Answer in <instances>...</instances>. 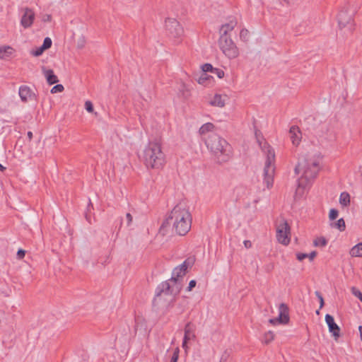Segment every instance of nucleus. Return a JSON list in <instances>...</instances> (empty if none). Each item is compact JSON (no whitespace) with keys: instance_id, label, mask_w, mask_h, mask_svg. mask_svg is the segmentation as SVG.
<instances>
[{"instance_id":"nucleus-42","label":"nucleus","mask_w":362,"mask_h":362,"mask_svg":"<svg viewBox=\"0 0 362 362\" xmlns=\"http://www.w3.org/2000/svg\"><path fill=\"white\" fill-rule=\"evenodd\" d=\"M197 281L195 280H191L189 283V286L187 287V291H190L192 290L193 288L196 286Z\"/></svg>"},{"instance_id":"nucleus-26","label":"nucleus","mask_w":362,"mask_h":362,"mask_svg":"<svg viewBox=\"0 0 362 362\" xmlns=\"http://www.w3.org/2000/svg\"><path fill=\"white\" fill-rule=\"evenodd\" d=\"M327 243V240L324 237L317 238L313 241L315 247H325Z\"/></svg>"},{"instance_id":"nucleus-48","label":"nucleus","mask_w":362,"mask_h":362,"mask_svg":"<svg viewBox=\"0 0 362 362\" xmlns=\"http://www.w3.org/2000/svg\"><path fill=\"white\" fill-rule=\"evenodd\" d=\"M5 170H6V168H5V167H4V166L0 163V171L4 172Z\"/></svg>"},{"instance_id":"nucleus-39","label":"nucleus","mask_w":362,"mask_h":362,"mask_svg":"<svg viewBox=\"0 0 362 362\" xmlns=\"http://www.w3.org/2000/svg\"><path fill=\"white\" fill-rule=\"evenodd\" d=\"M125 218H126V221H127V226H129L132 224V221H133V217H132V214L130 213L126 214Z\"/></svg>"},{"instance_id":"nucleus-41","label":"nucleus","mask_w":362,"mask_h":362,"mask_svg":"<svg viewBox=\"0 0 362 362\" xmlns=\"http://www.w3.org/2000/svg\"><path fill=\"white\" fill-rule=\"evenodd\" d=\"M25 251L23 249H19L17 252V258L21 259L25 257Z\"/></svg>"},{"instance_id":"nucleus-15","label":"nucleus","mask_w":362,"mask_h":362,"mask_svg":"<svg viewBox=\"0 0 362 362\" xmlns=\"http://www.w3.org/2000/svg\"><path fill=\"white\" fill-rule=\"evenodd\" d=\"M291 140L293 145L298 146L301 141V132L298 127L292 126L289 130Z\"/></svg>"},{"instance_id":"nucleus-5","label":"nucleus","mask_w":362,"mask_h":362,"mask_svg":"<svg viewBox=\"0 0 362 362\" xmlns=\"http://www.w3.org/2000/svg\"><path fill=\"white\" fill-rule=\"evenodd\" d=\"M255 138L259 146L266 155V160L264 168V181L268 189L273 186L275 173V152L274 148L265 141L259 130L255 131Z\"/></svg>"},{"instance_id":"nucleus-21","label":"nucleus","mask_w":362,"mask_h":362,"mask_svg":"<svg viewBox=\"0 0 362 362\" xmlns=\"http://www.w3.org/2000/svg\"><path fill=\"white\" fill-rule=\"evenodd\" d=\"M14 52V49L11 46H0V59H6L9 57Z\"/></svg>"},{"instance_id":"nucleus-46","label":"nucleus","mask_w":362,"mask_h":362,"mask_svg":"<svg viewBox=\"0 0 362 362\" xmlns=\"http://www.w3.org/2000/svg\"><path fill=\"white\" fill-rule=\"evenodd\" d=\"M27 135H28L29 140L30 141L33 139V133L31 132H28Z\"/></svg>"},{"instance_id":"nucleus-24","label":"nucleus","mask_w":362,"mask_h":362,"mask_svg":"<svg viewBox=\"0 0 362 362\" xmlns=\"http://www.w3.org/2000/svg\"><path fill=\"white\" fill-rule=\"evenodd\" d=\"M274 339V334L272 331H269L266 332L262 339V342L265 344H269L271 341H272Z\"/></svg>"},{"instance_id":"nucleus-14","label":"nucleus","mask_w":362,"mask_h":362,"mask_svg":"<svg viewBox=\"0 0 362 362\" xmlns=\"http://www.w3.org/2000/svg\"><path fill=\"white\" fill-rule=\"evenodd\" d=\"M325 322L328 326L329 332L332 334L335 339L340 336V328L335 323L333 316L329 314L325 315Z\"/></svg>"},{"instance_id":"nucleus-7","label":"nucleus","mask_w":362,"mask_h":362,"mask_svg":"<svg viewBox=\"0 0 362 362\" xmlns=\"http://www.w3.org/2000/svg\"><path fill=\"white\" fill-rule=\"evenodd\" d=\"M218 46L228 59H235L239 55V50L230 37H220Z\"/></svg>"},{"instance_id":"nucleus-35","label":"nucleus","mask_w":362,"mask_h":362,"mask_svg":"<svg viewBox=\"0 0 362 362\" xmlns=\"http://www.w3.org/2000/svg\"><path fill=\"white\" fill-rule=\"evenodd\" d=\"M339 212L335 209H332L329 211V218L330 220H334L337 218Z\"/></svg>"},{"instance_id":"nucleus-11","label":"nucleus","mask_w":362,"mask_h":362,"mask_svg":"<svg viewBox=\"0 0 362 362\" xmlns=\"http://www.w3.org/2000/svg\"><path fill=\"white\" fill-rule=\"evenodd\" d=\"M279 316L275 318L270 319L269 323L275 325L277 323L286 325L289 322V309L286 304L282 303L279 307Z\"/></svg>"},{"instance_id":"nucleus-32","label":"nucleus","mask_w":362,"mask_h":362,"mask_svg":"<svg viewBox=\"0 0 362 362\" xmlns=\"http://www.w3.org/2000/svg\"><path fill=\"white\" fill-rule=\"evenodd\" d=\"M351 293L357 297L361 301H362V293L357 289L356 287H352L351 288Z\"/></svg>"},{"instance_id":"nucleus-2","label":"nucleus","mask_w":362,"mask_h":362,"mask_svg":"<svg viewBox=\"0 0 362 362\" xmlns=\"http://www.w3.org/2000/svg\"><path fill=\"white\" fill-rule=\"evenodd\" d=\"M192 264V262L187 259L173 269L172 277L158 286L153 304L158 303L163 295L175 296L180 293L182 289L180 278L185 275L188 267Z\"/></svg>"},{"instance_id":"nucleus-10","label":"nucleus","mask_w":362,"mask_h":362,"mask_svg":"<svg viewBox=\"0 0 362 362\" xmlns=\"http://www.w3.org/2000/svg\"><path fill=\"white\" fill-rule=\"evenodd\" d=\"M338 24L340 29L347 28L351 32L354 29L353 14L346 9H342L338 15Z\"/></svg>"},{"instance_id":"nucleus-3","label":"nucleus","mask_w":362,"mask_h":362,"mask_svg":"<svg viewBox=\"0 0 362 362\" xmlns=\"http://www.w3.org/2000/svg\"><path fill=\"white\" fill-rule=\"evenodd\" d=\"M203 140L216 163L219 165L226 163L232 158L231 146L218 134L210 133L207 136L203 137Z\"/></svg>"},{"instance_id":"nucleus-33","label":"nucleus","mask_w":362,"mask_h":362,"mask_svg":"<svg viewBox=\"0 0 362 362\" xmlns=\"http://www.w3.org/2000/svg\"><path fill=\"white\" fill-rule=\"evenodd\" d=\"M212 74L216 75L218 78H223L224 77V71L221 69L214 68Z\"/></svg>"},{"instance_id":"nucleus-31","label":"nucleus","mask_w":362,"mask_h":362,"mask_svg":"<svg viewBox=\"0 0 362 362\" xmlns=\"http://www.w3.org/2000/svg\"><path fill=\"white\" fill-rule=\"evenodd\" d=\"M64 86L62 84H57L51 89L52 93H61L64 90Z\"/></svg>"},{"instance_id":"nucleus-34","label":"nucleus","mask_w":362,"mask_h":362,"mask_svg":"<svg viewBox=\"0 0 362 362\" xmlns=\"http://www.w3.org/2000/svg\"><path fill=\"white\" fill-rule=\"evenodd\" d=\"M45 50V49L41 46V47L37 48L35 50H33L31 52V54L35 57H39L43 53V52Z\"/></svg>"},{"instance_id":"nucleus-47","label":"nucleus","mask_w":362,"mask_h":362,"mask_svg":"<svg viewBox=\"0 0 362 362\" xmlns=\"http://www.w3.org/2000/svg\"><path fill=\"white\" fill-rule=\"evenodd\" d=\"M358 330H359V332H360L361 340L362 341V326L361 325H360L358 327Z\"/></svg>"},{"instance_id":"nucleus-45","label":"nucleus","mask_w":362,"mask_h":362,"mask_svg":"<svg viewBox=\"0 0 362 362\" xmlns=\"http://www.w3.org/2000/svg\"><path fill=\"white\" fill-rule=\"evenodd\" d=\"M243 244L246 248H250L252 247V243L250 240H245Z\"/></svg>"},{"instance_id":"nucleus-27","label":"nucleus","mask_w":362,"mask_h":362,"mask_svg":"<svg viewBox=\"0 0 362 362\" xmlns=\"http://www.w3.org/2000/svg\"><path fill=\"white\" fill-rule=\"evenodd\" d=\"M334 226L338 228L340 231H344L345 230V228H346V225H345V221L344 220L341 218H339L335 223H334Z\"/></svg>"},{"instance_id":"nucleus-13","label":"nucleus","mask_w":362,"mask_h":362,"mask_svg":"<svg viewBox=\"0 0 362 362\" xmlns=\"http://www.w3.org/2000/svg\"><path fill=\"white\" fill-rule=\"evenodd\" d=\"M23 14L21 20V25L24 28H30L35 20V12L29 8H25L23 9Z\"/></svg>"},{"instance_id":"nucleus-25","label":"nucleus","mask_w":362,"mask_h":362,"mask_svg":"<svg viewBox=\"0 0 362 362\" xmlns=\"http://www.w3.org/2000/svg\"><path fill=\"white\" fill-rule=\"evenodd\" d=\"M211 78H213V76L208 75L207 74L202 73L200 77L198 79V83L199 84L206 86L208 84V81H210Z\"/></svg>"},{"instance_id":"nucleus-6","label":"nucleus","mask_w":362,"mask_h":362,"mask_svg":"<svg viewBox=\"0 0 362 362\" xmlns=\"http://www.w3.org/2000/svg\"><path fill=\"white\" fill-rule=\"evenodd\" d=\"M143 158L147 168H162L165 162V156L162 151L161 144L157 141L149 142L144 150Z\"/></svg>"},{"instance_id":"nucleus-8","label":"nucleus","mask_w":362,"mask_h":362,"mask_svg":"<svg viewBox=\"0 0 362 362\" xmlns=\"http://www.w3.org/2000/svg\"><path fill=\"white\" fill-rule=\"evenodd\" d=\"M165 26L168 35L170 37L177 40V42H179L184 33L183 28L180 23L175 18H168L165 19Z\"/></svg>"},{"instance_id":"nucleus-20","label":"nucleus","mask_w":362,"mask_h":362,"mask_svg":"<svg viewBox=\"0 0 362 362\" xmlns=\"http://www.w3.org/2000/svg\"><path fill=\"white\" fill-rule=\"evenodd\" d=\"M226 98V96L225 95L224 96V98H223V96L220 94H216L213 99L210 101V105H212V106H216V107H223L225 106V98Z\"/></svg>"},{"instance_id":"nucleus-17","label":"nucleus","mask_w":362,"mask_h":362,"mask_svg":"<svg viewBox=\"0 0 362 362\" xmlns=\"http://www.w3.org/2000/svg\"><path fill=\"white\" fill-rule=\"evenodd\" d=\"M19 96L23 102H27L29 99L34 95L31 89L27 86H21L19 88Z\"/></svg>"},{"instance_id":"nucleus-19","label":"nucleus","mask_w":362,"mask_h":362,"mask_svg":"<svg viewBox=\"0 0 362 362\" xmlns=\"http://www.w3.org/2000/svg\"><path fill=\"white\" fill-rule=\"evenodd\" d=\"M215 129V126L214 124L211 122H207L204 124L199 130V134L202 136V138L204 136H207L210 133H214V130Z\"/></svg>"},{"instance_id":"nucleus-28","label":"nucleus","mask_w":362,"mask_h":362,"mask_svg":"<svg viewBox=\"0 0 362 362\" xmlns=\"http://www.w3.org/2000/svg\"><path fill=\"white\" fill-rule=\"evenodd\" d=\"M202 69L203 73L207 74V72L212 73V71H214V68L211 64L206 63L202 66Z\"/></svg>"},{"instance_id":"nucleus-49","label":"nucleus","mask_w":362,"mask_h":362,"mask_svg":"<svg viewBox=\"0 0 362 362\" xmlns=\"http://www.w3.org/2000/svg\"><path fill=\"white\" fill-rule=\"evenodd\" d=\"M316 314L317 315H320V310H316Z\"/></svg>"},{"instance_id":"nucleus-18","label":"nucleus","mask_w":362,"mask_h":362,"mask_svg":"<svg viewBox=\"0 0 362 362\" xmlns=\"http://www.w3.org/2000/svg\"><path fill=\"white\" fill-rule=\"evenodd\" d=\"M42 71L49 85H53L59 81L57 76L54 74L52 69H46L43 67Z\"/></svg>"},{"instance_id":"nucleus-37","label":"nucleus","mask_w":362,"mask_h":362,"mask_svg":"<svg viewBox=\"0 0 362 362\" xmlns=\"http://www.w3.org/2000/svg\"><path fill=\"white\" fill-rule=\"evenodd\" d=\"M315 293L316 296L317 297V298L319 299L320 309H321L325 305L323 297H322V294L320 293V292L318 291H315Z\"/></svg>"},{"instance_id":"nucleus-1","label":"nucleus","mask_w":362,"mask_h":362,"mask_svg":"<svg viewBox=\"0 0 362 362\" xmlns=\"http://www.w3.org/2000/svg\"><path fill=\"white\" fill-rule=\"evenodd\" d=\"M320 158L315 155H303L294 168L296 175L301 173L297 180V191L310 187L317 178L320 168Z\"/></svg>"},{"instance_id":"nucleus-30","label":"nucleus","mask_w":362,"mask_h":362,"mask_svg":"<svg viewBox=\"0 0 362 362\" xmlns=\"http://www.w3.org/2000/svg\"><path fill=\"white\" fill-rule=\"evenodd\" d=\"M52 44V40L49 37H47L44 39L43 44L42 45V47L45 49H47L51 47Z\"/></svg>"},{"instance_id":"nucleus-43","label":"nucleus","mask_w":362,"mask_h":362,"mask_svg":"<svg viewBox=\"0 0 362 362\" xmlns=\"http://www.w3.org/2000/svg\"><path fill=\"white\" fill-rule=\"evenodd\" d=\"M52 20V16L50 14H45L42 17V21L43 22H50Z\"/></svg>"},{"instance_id":"nucleus-44","label":"nucleus","mask_w":362,"mask_h":362,"mask_svg":"<svg viewBox=\"0 0 362 362\" xmlns=\"http://www.w3.org/2000/svg\"><path fill=\"white\" fill-rule=\"evenodd\" d=\"M308 257L309 258L310 261H313V259L316 257L317 252L315 251H313L310 254H308Z\"/></svg>"},{"instance_id":"nucleus-12","label":"nucleus","mask_w":362,"mask_h":362,"mask_svg":"<svg viewBox=\"0 0 362 362\" xmlns=\"http://www.w3.org/2000/svg\"><path fill=\"white\" fill-rule=\"evenodd\" d=\"M185 334L182 341V348L187 350V342L190 340L196 339V326L192 324L191 322H187L185 326Z\"/></svg>"},{"instance_id":"nucleus-16","label":"nucleus","mask_w":362,"mask_h":362,"mask_svg":"<svg viewBox=\"0 0 362 362\" xmlns=\"http://www.w3.org/2000/svg\"><path fill=\"white\" fill-rule=\"evenodd\" d=\"M237 25L235 20H231L229 23L221 25L219 30L220 37H230L228 33L232 31Z\"/></svg>"},{"instance_id":"nucleus-36","label":"nucleus","mask_w":362,"mask_h":362,"mask_svg":"<svg viewBox=\"0 0 362 362\" xmlns=\"http://www.w3.org/2000/svg\"><path fill=\"white\" fill-rule=\"evenodd\" d=\"M85 109L87 112L92 113L93 112V105L90 100H87L85 103Z\"/></svg>"},{"instance_id":"nucleus-4","label":"nucleus","mask_w":362,"mask_h":362,"mask_svg":"<svg viewBox=\"0 0 362 362\" xmlns=\"http://www.w3.org/2000/svg\"><path fill=\"white\" fill-rule=\"evenodd\" d=\"M170 221H173V229L177 235H185L189 231L192 216L184 204L180 203L173 209L168 218L161 225L160 230L170 225Z\"/></svg>"},{"instance_id":"nucleus-9","label":"nucleus","mask_w":362,"mask_h":362,"mask_svg":"<svg viewBox=\"0 0 362 362\" xmlns=\"http://www.w3.org/2000/svg\"><path fill=\"white\" fill-rule=\"evenodd\" d=\"M290 226L288 222L283 219L276 226V238L278 241L287 245L290 243Z\"/></svg>"},{"instance_id":"nucleus-38","label":"nucleus","mask_w":362,"mask_h":362,"mask_svg":"<svg viewBox=\"0 0 362 362\" xmlns=\"http://www.w3.org/2000/svg\"><path fill=\"white\" fill-rule=\"evenodd\" d=\"M179 356V349H176L171 357L170 362H177Z\"/></svg>"},{"instance_id":"nucleus-23","label":"nucleus","mask_w":362,"mask_h":362,"mask_svg":"<svg viewBox=\"0 0 362 362\" xmlns=\"http://www.w3.org/2000/svg\"><path fill=\"white\" fill-rule=\"evenodd\" d=\"M339 203L343 206H347L350 204V195L346 192H343L340 194Z\"/></svg>"},{"instance_id":"nucleus-29","label":"nucleus","mask_w":362,"mask_h":362,"mask_svg":"<svg viewBox=\"0 0 362 362\" xmlns=\"http://www.w3.org/2000/svg\"><path fill=\"white\" fill-rule=\"evenodd\" d=\"M240 37L244 41H247L249 37V31L246 28H243L240 32Z\"/></svg>"},{"instance_id":"nucleus-22","label":"nucleus","mask_w":362,"mask_h":362,"mask_svg":"<svg viewBox=\"0 0 362 362\" xmlns=\"http://www.w3.org/2000/svg\"><path fill=\"white\" fill-rule=\"evenodd\" d=\"M349 254L351 257H362V243L354 245L350 250Z\"/></svg>"},{"instance_id":"nucleus-40","label":"nucleus","mask_w":362,"mask_h":362,"mask_svg":"<svg viewBox=\"0 0 362 362\" xmlns=\"http://www.w3.org/2000/svg\"><path fill=\"white\" fill-rule=\"evenodd\" d=\"M308 254L306 253H301V252H298L296 254V258L299 261H302L304 259H305L306 257H308Z\"/></svg>"}]
</instances>
